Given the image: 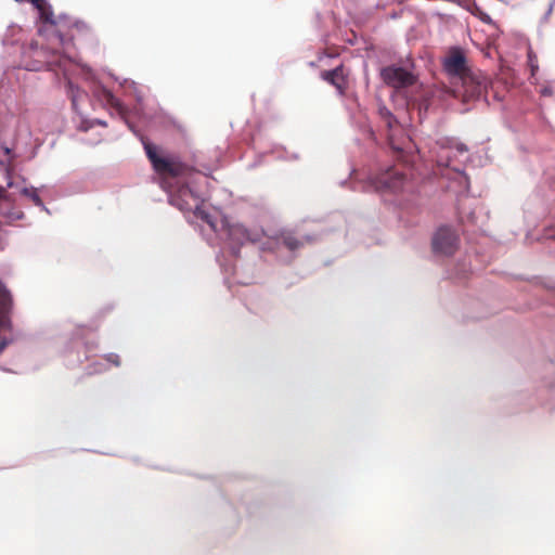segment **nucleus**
Here are the masks:
<instances>
[{
  "mask_svg": "<svg viewBox=\"0 0 555 555\" xmlns=\"http://www.w3.org/2000/svg\"><path fill=\"white\" fill-rule=\"evenodd\" d=\"M380 76L386 85L397 89L412 86L415 81L414 76L409 70L397 66L383 68Z\"/></svg>",
  "mask_w": 555,
  "mask_h": 555,
  "instance_id": "423d86ee",
  "label": "nucleus"
},
{
  "mask_svg": "<svg viewBox=\"0 0 555 555\" xmlns=\"http://www.w3.org/2000/svg\"><path fill=\"white\" fill-rule=\"evenodd\" d=\"M7 243L0 237V250L5 248Z\"/></svg>",
  "mask_w": 555,
  "mask_h": 555,
  "instance_id": "412c9836",
  "label": "nucleus"
},
{
  "mask_svg": "<svg viewBox=\"0 0 555 555\" xmlns=\"http://www.w3.org/2000/svg\"><path fill=\"white\" fill-rule=\"evenodd\" d=\"M23 194L29 197L35 205L42 206L43 203L35 189H24Z\"/></svg>",
  "mask_w": 555,
  "mask_h": 555,
  "instance_id": "2eb2a0df",
  "label": "nucleus"
},
{
  "mask_svg": "<svg viewBox=\"0 0 555 555\" xmlns=\"http://www.w3.org/2000/svg\"><path fill=\"white\" fill-rule=\"evenodd\" d=\"M8 340L5 338L0 337V352L7 347Z\"/></svg>",
  "mask_w": 555,
  "mask_h": 555,
  "instance_id": "aec40b11",
  "label": "nucleus"
},
{
  "mask_svg": "<svg viewBox=\"0 0 555 555\" xmlns=\"http://www.w3.org/2000/svg\"><path fill=\"white\" fill-rule=\"evenodd\" d=\"M321 77L323 80L333 85L339 91L340 94L345 92V89L347 87V80L344 74L343 65H339L332 70L322 72Z\"/></svg>",
  "mask_w": 555,
  "mask_h": 555,
  "instance_id": "9b49d317",
  "label": "nucleus"
},
{
  "mask_svg": "<svg viewBox=\"0 0 555 555\" xmlns=\"http://www.w3.org/2000/svg\"><path fill=\"white\" fill-rule=\"evenodd\" d=\"M488 80L481 73L470 72L460 79L451 81V88L447 90L453 98L464 104L475 102L486 92Z\"/></svg>",
  "mask_w": 555,
  "mask_h": 555,
  "instance_id": "7ed1b4c3",
  "label": "nucleus"
},
{
  "mask_svg": "<svg viewBox=\"0 0 555 555\" xmlns=\"http://www.w3.org/2000/svg\"><path fill=\"white\" fill-rule=\"evenodd\" d=\"M443 68L451 77V81L460 79L472 72V69L468 67L465 53L460 48L450 49L447 56L444 57Z\"/></svg>",
  "mask_w": 555,
  "mask_h": 555,
  "instance_id": "20e7f679",
  "label": "nucleus"
},
{
  "mask_svg": "<svg viewBox=\"0 0 555 555\" xmlns=\"http://www.w3.org/2000/svg\"><path fill=\"white\" fill-rule=\"evenodd\" d=\"M380 115L385 119V122L388 126V128H391L392 125L397 122L393 115L386 108L380 109Z\"/></svg>",
  "mask_w": 555,
  "mask_h": 555,
  "instance_id": "dca6fc26",
  "label": "nucleus"
},
{
  "mask_svg": "<svg viewBox=\"0 0 555 555\" xmlns=\"http://www.w3.org/2000/svg\"><path fill=\"white\" fill-rule=\"evenodd\" d=\"M437 164H438V166H441V167H449L450 166V157H449V155H447L446 158L440 157L437 160Z\"/></svg>",
  "mask_w": 555,
  "mask_h": 555,
  "instance_id": "a211bd4d",
  "label": "nucleus"
},
{
  "mask_svg": "<svg viewBox=\"0 0 555 555\" xmlns=\"http://www.w3.org/2000/svg\"><path fill=\"white\" fill-rule=\"evenodd\" d=\"M14 301L11 292L0 280V330H11Z\"/></svg>",
  "mask_w": 555,
  "mask_h": 555,
  "instance_id": "1a4fd4ad",
  "label": "nucleus"
},
{
  "mask_svg": "<svg viewBox=\"0 0 555 555\" xmlns=\"http://www.w3.org/2000/svg\"><path fill=\"white\" fill-rule=\"evenodd\" d=\"M144 150L149 160L152 163L153 169L165 179H176V185L168 184L169 203L183 212L202 214L201 198L193 192L184 180H189L194 170L180 162L177 157H164L158 154L157 146L150 142H144Z\"/></svg>",
  "mask_w": 555,
  "mask_h": 555,
  "instance_id": "f257e3e1",
  "label": "nucleus"
},
{
  "mask_svg": "<svg viewBox=\"0 0 555 555\" xmlns=\"http://www.w3.org/2000/svg\"><path fill=\"white\" fill-rule=\"evenodd\" d=\"M228 233L230 240L240 245H243L246 242H257L260 238L258 232H251L241 223L229 225Z\"/></svg>",
  "mask_w": 555,
  "mask_h": 555,
  "instance_id": "9d476101",
  "label": "nucleus"
},
{
  "mask_svg": "<svg viewBox=\"0 0 555 555\" xmlns=\"http://www.w3.org/2000/svg\"><path fill=\"white\" fill-rule=\"evenodd\" d=\"M459 246V236L450 227H441L433 237V249L435 253L452 256Z\"/></svg>",
  "mask_w": 555,
  "mask_h": 555,
  "instance_id": "39448f33",
  "label": "nucleus"
},
{
  "mask_svg": "<svg viewBox=\"0 0 555 555\" xmlns=\"http://www.w3.org/2000/svg\"><path fill=\"white\" fill-rule=\"evenodd\" d=\"M47 15H48V17H50V16H52V13H49V14L47 13ZM49 20H50L49 21L50 23H54L51 18H49Z\"/></svg>",
  "mask_w": 555,
  "mask_h": 555,
  "instance_id": "5701e85b",
  "label": "nucleus"
},
{
  "mask_svg": "<svg viewBox=\"0 0 555 555\" xmlns=\"http://www.w3.org/2000/svg\"><path fill=\"white\" fill-rule=\"evenodd\" d=\"M106 359H107V361L112 362L116 366L120 365V358L116 353L108 354Z\"/></svg>",
  "mask_w": 555,
  "mask_h": 555,
  "instance_id": "f3484780",
  "label": "nucleus"
},
{
  "mask_svg": "<svg viewBox=\"0 0 555 555\" xmlns=\"http://www.w3.org/2000/svg\"><path fill=\"white\" fill-rule=\"evenodd\" d=\"M541 94L544 95V96H551L553 94V91L550 87H544L542 90H541Z\"/></svg>",
  "mask_w": 555,
  "mask_h": 555,
  "instance_id": "6ab92c4d",
  "label": "nucleus"
},
{
  "mask_svg": "<svg viewBox=\"0 0 555 555\" xmlns=\"http://www.w3.org/2000/svg\"><path fill=\"white\" fill-rule=\"evenodd\" d=\"M23 217L24 212L15 206L4 188L0 185V222L11 224Z\"/></svg>",
  "mask_w": 555,
  "mask_h": 555,
  "instance_id": "6e6552de",
  "label": "nucleus"
},
{
  "mask_svg": "<svg viewBox=\"0 0 555 555\" xmlns=\"http://www.w3.org/2000/svg\"><path fill=\"white\" fill-rule=\"evenodd\" d=\"M95 94L102 102L114 108L119 115H124L126 113L124 104L107 88H98Z\"/></svg>",
  "mask_w": 555,
  "mask_h": 555,
  "instance_id": "f8f14e48",
  "label": "nucleus"
},
{
  "mask_svg": "<svg viewBox=\"0 0 555 555\" xmlns=\"http://www.w3.org/2000/svg\"><path fill=\"white\" fill-rule=\"evenodd\" d=\"M70 46L72 42L69 40H65L57 31H53L49 36L48 46H42L34 52L37 62L41 64L36 69H39L41 66H46L49 69L65 67L72 61L69 55Z\"/></svg>",
  "mask_w": 555,
  "mask_h": 555,
  "instance_id": "f03ea898",
  "label": "nucleus"
},
{
  "mask_svg": "<svg viewBox=\"0 0 555 555\" xmlns=\"http://www.w3.org/2000/svg\"><path fill=\"white\" fill-rule=\"evenodd\" d=\"M279 241L291 251L299 249L305 244L304 241L297 238L291 232L281 233Z\"/></svg>",
  "mask_w": 555,
  "mask_h": 555,
  "instance_id": "ddd939ff",
  "label": "nucleus"
},
{
  "mask_svg": "<svg viewBox=\"0 0 555 555\" xmlns=\"http://www.w3.org/2000/svg\"><path fill=\"white\" fill-rule=\"evenodd\" d=\"M527 63L530 68L531 76H534L539 70L538 56L533 50L529 47L527 52Z\"/></svg>",
  "mask_w": 555,
  "mask_h": 555,
  "instance_id": "4468645a",
  "label": "nucleus"
},
{
  "mask_svg": "<svg viewBox=\"0 0 555 555\" xmlns=\"http://www.w3.org/2000/svg\"><path fill=\"white\" fill-rule=\"evenodd\" d=\"M405 176L403 173L395 168H390L375 177L373 183L377 191L397 192L403 186Z\"/></svg>",
  "mask_w": 555,
  "mask_h": 555,
  "instance_id": "0eeeda50",
  "label": "nucleus"
},
{
  "mask_svg": "<svg viewBox=\"0 0 555 555\" xmlns=\"http://www.w3.org/2000/svg\"><path fill=\"white\" fill-rule=\"evenodd\" d=\"M3 151H4L5 155H8V156L11 155V152H12L11 149L4 147Z\"/></svg>",
  "mask_w": 555,
  "mask_h": 555,
  "instance_id": "4be33fe9",
  "label": "nucleus"
}]
</instances>
